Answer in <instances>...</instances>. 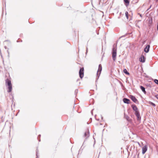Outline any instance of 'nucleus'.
Instances as JSON below:
<instances>
[{
    "label": "nucleus",
    "mask_w": 158,
    "mask_h": 158,
    "mask_svg": "<svg viewBox=\"0 0 158 158\" xmlns=\"http://www.w3.org/2000/svg\"><path fill=\"white\" fill-rule=\"evenodd\" d=\"M131 107L133 110L135 111V114L137 118L138 121H140L141 120V117L140 116V113L138 108L135 104L132 105Z\"/></svg>",
    "instance_id": "1"
},
{
    "label": "nucleus",
    "mask_w": 158,
    "mask_h": 158,
    "mask_svg": "<svg viewBox=\"0 0 158 158\" xmlns=\"http://www.w3.org/2000/svg\"><path fill=\"white\" fill-rule=\"evenodd\" d=\"M117 55V48L116 47H115L114 45L113 46L112 52V59L114 61L116 60V58Z\"/></svg>",
    "instance_id": "2"
},
{
    "label": "nucleus",
    "mask_w": 158,
    "mask_h": 158,
    "mask_svg": "<svg viewBox=\"0 0 158 158\" xmlns=\"http://www.w3.org/2000/svg\"><path fill=\"white\" fill-rule=\"evenodd\" d=\"M102 66L101 64H99L98 65V68L97 72V77H98V79L99 78L102 70Z\"/></svg>",
    "instance_id": "3"
},
{
    "label": "nucleus",
    "mask_w": 158,
    "mask_h": 158,
    "mask_svg": "<svg viewBox=\"0 0 158 158\" xmlns=\"http://www.w3.org/2000/svg\"><path fill=\"white\" fill-rule=\"evenodd\" d=\"M84 68H81L79 71V75L80 78L82 79L84 76Z\"/></svg>",
    "instance_id": "4"
},
{
    "label": "nucleus",
    "mask_w": 158,
    "mask_h": 158,
    "mask_svg": "<svg viewBox=\"0 0 158 158\" xmlns=\"http://www.w3.org/2000/svg\"><path fill=\"white\" fill-rule=\"evenodd\" d=\"M130 98L131 99L133 102H134L135 103H138V101L137 100V99L135 98V97L132 95H131L130 97Z\"/></svg>",
    "instance_id": "5"
},
{
    "label": "nucleus",
    "mask_w": 158,
    "mask_h": 158,
    "mask_svg": "<svg viewBox=\"0 0 158 158\" xmlns=\"http://www.w3.org/2000/svg\"><path fill=\"white\" fill-rule=\"evenodd\" d=\"M150 48V45L149 44L147 45L144 49V51L146 53H148L149 52Z\"/></svg>",
    "instance_id": "6"
},
{
    "label": "nucleus",
    "mask_w": 158,
    "mask_h": 158,
    "mask_svg": "<svg viewBox=\"0 0 158 158\" xmlns=\"http://www.w3.org/2000/svg\"><path fill=\"white\" fill-rule=\"evenodd\" d=\"M123 101L124 103L127 104H129L130 103V99L126 98H124L123 99Z\"/></svg>",
    "instance_id": "7"
},
{
    "label": "nucleus",
    "mask_w": 158,
    "mask_h": 158,
    "mask_svg": "<svg viewBox=\"0 0 158 158\" xmlns=\"http://www.w3.org/2000/svg\"><path fill=\"white\" fill-rule=\"evenodd\" d=\"M146 58L143 55H142L139 59V61L141 62L144 63L145 62Z\"/></svg>",
    "instance_id": "8"
},
{
    "label": "nucleus",
    "mask_w": 158,
    "mask_h": 158,
    "mask_svg": "<svg viewBox=\"0 0 158 158\" xmlns=\"http://www.w3.org/2000/svg\"><path fill=\"white\" fill-rule=\"evenodd\" d=\"M147 150V146L145 145L142 148V153L143 154H144Z\"/></svg>",
    "instance_id": "9"
},
{
    "label": "nucleus",
    "mask_w": 158,
    "mask_h": 158,
    "mask_svg": "<svg viewBox=\"0 0 158 158\" xmlns=\"http://www.w3.org/2000/svg\"><path fill=\"white\" fill-rule=\"evenodd\" d=\"M11 81L9 79H7L6 80V85H11Z\"/></svg>",
    "instance_id": "10"
},
{
    "label": "nucleus",
    "mask_w": 158,
    "mask_h": 158,
    "mask_svg": "<svg viewBox=\"0 0 158 158\" xmlns=\"http://www.w3.org/2000/svg\"><path fill=\"white\" fill-rule=\"evenodd\" d=\"M124 4L126 6H127L129 4L130 1L129 0H123Z\"/></svg>",
    "instance_id": "11"
},
{
    "label": "nucleus",
    "mask_w": 158,
    "mask_h": 158,
    "mask_svg": "<svg viewBox=\"0 0 158 158\" xmlns=\"http://www.w3.org/2000/svg\"><path fill=\"white\" fill-rule=\"evenodd\" d=\"M140 88L142 91L143 92L144 94H146V92L145 90V88L142 85L140 86Z\"/></svg>",
    "instance_id": "12"
},
{
    "label": "nucleus",
    "mask_w": 158,
    "mask_h": 158,
    "mask_svg": "<svg viewBox=\"0 0 158 158\" xmlns=\"http://www.w3.org/2000/svg\"><path fill=\"white\" fill-rule=\"evenodd\" d=\"M8 90L7 92L9 93H10L11 92L12 89V85H8Z\"/></svg>",
    "instance_id": "13"
},
{
    "label": "nucleus",
    "mask_w": 158,
    "mask_h": 158,
    "mask_svg": "<svg viewBox=\"0 0 158 158\" xmlns=\"http://www.w3.org/2000/svg\"><path fill=\"white\" fill-rule=\"evenodd\" d=\"M123 72H124V73H125V74L127 75H129L130 74V73L127 71L126 69H123Z\"/></svg>",
    "instance_id": "14"
},
{
    "label": "nucleus",
    "mask_w": 158,
    "mask_h": 158,
    "mask_svg": "<svg viewBox=\"0 0 158 158\" xmlns=\"http://www.w3.org/2000/svg\"><path fill=\"white\" fill-rule=\"evenodd\" d=\"M152 18L150 19L148 21V24L149 26H150V25H152Z\"/></svg>",
    "instance_id": "15"
},
{
    "label": "nucleus",
    "mask_w": 158,
    "mask_h": 158,
    "mask_svg": "<svg viewBox=\"0 0 158 158\" xmlns=\"http://www.w3.org/2000/svg\"><path fill=\"white\" fill-rule=\"evenodd\" d=\"M89 132H87H87H85V133L84 136L85 137H86V138H87L89 137Z\"/></svg>",
    "instance_id": "16"
},
{
    "label": "nucleus",
    "mask_w": 158,
    "mask_h": 158,
    "mask_svg": "<svg viewBox=\"0 0 158 158\" xmlns=\"http://www.w3.org/2000/svg\"><path fill=\"white\" fill-rule=\"evenodd\" d=\"M125 118L129 122L131 121V120L130 118V117L128 115H125Z\"/></svg>",
    "instance_id": "17"
},
{
    "label": "nucleus",
    "mask_w": 158,
    "mask_h": 158,
    "mask_svg": "<svg viewBox=\"0 0 158 158\" xmlns=\"http://www.w3.org/2000/svg\"><path fill=\"white\" fill-rule=\"evenodd\" d=\"M148 103L149 104L152 105V106H153L154 107L156 106V104L155 103H153V102H152L151 101L149 102Z\"/></svg>",
    "instance_id": "18"
},
{
    "label": "nucleus",
    "mask_w": 158,
    "mask_h": 158,
    "mask_svg": "<svg viewBox=\"0 0 158 158\" xmlns=\"http://www.w3.org/2000/svg\"><path fill=\"white\" fill-rule=\"evenodd\" d=\"M125 16H126V17L127 18V19H128V15H129V14H128V12L127 11H126L125 13Z\"/></svg>",
    "instance_id": "19"
},
{
    "label": "nucleus",
    "mask_w": 158,
    "mask_h": 158,
    "mask_svg": "<svg viewBox=\"0 0 158 158\" xmlns=\"http://www.w3.org/2000/svg\"><path fill=\"white\" fill-rule=\"evenodd\" d=\"M153 81L156 84L158 85V80L156 79H154L153 80Z\"/></svg>",
    "instance_id": "20"
},
{
    "label": "nucleus",
    "mask_w": 158,
    "mask_h": 158,
    "mask_svg": "<svg viewBox=\"0 0 158 158\" xmlns=\"http://www.w3.org/2000/svg\"><path fill=\"white\" fill-rule=\"evenodd\" d=\"M38 150L37 149L36 150V158H38Z\"/></svg>",
    "instance_id": "21"
},
{
    "label": "nucleus",
    "mask_w": 158,
    "mask_h": 158,
    "mask_svg": "<svg viewBox=\"0 0 158 158\" xmlns=\"http://www.w3.org/2000/svg\"><path fill=\"white\" fill-rule=\"evenodd\" d=\"M40 136H41V135H38V140L39 141H40Z\"/></svg>",
    "instance_id": "22"
},
{
    "label": "nucleus",
    "mask_w": 158,
    "mask_h": 158,
    "mask_svg": "<svg viewBox=\"0 0 158 158\" xmlns=\"http://www.w3.org/2000/svg\"><path fill=\"white\" fill-rule=\"evenodd\" d=\"M146 85H147V86L149 87L150 88H151V85H150V84H147Z\"/></svg>",
    "instance_id": "23"
},
{
    "label": "nucleus",
    "mask_w": 158,
    "mask_h": 158,
    "mask_svg": "<svg viewBox=\"0 0 158 158\" xmlns=\"http://www.w3.org/2000/svg\"><path fill=\"white\" fill-rule=\"evenodd\" d=\"M155 97L158 99V94H156L155 96Z\"/></svg>",
    "instance_id": "24"
},
{
    "label": "nucleus",
    "mask_w": 158,
    "mask_h": 158,
    "mask_svg": "<svg viewBox=\"0 0 158 158\" xmlns=\"http://www.w3.org/2000/svg\"><path fill=\"white\" fill-rule=\"evenodd\" d=\"M125 35H123V36H121L120 38H122V37H125Z\"/></svg>",
    "instance_id": "25"
},
{
    "label": "nucleus",
    "mask_w": 158,
    "mask_h": 158,
    "mask_svg": "<svg viewBox=\"0 0 158 158\" xmlns=\"http://www.w3.org/2000/svg\"><path fill=\"white\" fill-rule=\"evenodd\" d=\"M151 6H150V7H149V8H148V9H147V10H149V9L151 8Z\"/></svg>",
    "instance_id": "26"
},
{
    "label": "nucleus",
    "mask_w": 158,
    "mask_h": 158,
    "mask_svg": "<svg viewBox=\"0 0 158 158\" xmlns=\"http://www.w3.org/2000/svg\"><path fill=\"white\" fill-rule=\"evenodd\" d=\"M77 91H78V90H77V89H76V90H75V93H76V92H77Z\"/></svg>",
    "instance_id": "27"
},
{
    "label": "nucleus",
    "mask_w": 158,
    "mask_h": 158,
    "mask_svg": "<svg viewBox=\"0 0 158 158\" xmlns=\"http://www.w3.org/2000/svg\"><path fill=\"white\" fill-rule=\"evenodd\" d=\"M138 14L141 17H142V15H141V14H139V13Z\"/></svg>",
    "instance_id": "28"
},
{
    "label": "nucleus",
    "mask_w": 158,
    "mask_h": 158,
    "mask_svg": "<svg viewBox=\"0 0 158 158\" xmlns=\"http://www.w3.org/2000/svg\"><path fill=\"white\" fill-rule=\"evenodd\" d=\"M132 19V17H131L130 18V19H129V20H131V19Z\"/></svg>",
    "instance_id": "29"
},
{
    "label": "nucleus",
    "mask_w": 158,
    "mask_h": 158,
    "mask_svg": "<svg viewBox=\"0 0 158 158\" xmlns=\"http://www.w3.org/2000/svg\"><path fill=\"white\" fill-rule=\"evenodd\" d=\"M79 80H80V79L79 78L77 80V81Z\"/></svg>",
    "instance_id": "30"
},
{
    "label": "nucleus",
    "mask_w": 158,
    "mask_h": 158,
    "mask_svg": "<svg viewBox=\"0 0 158 158\" xmlns=\"http://www.w3.org/2000/svg\"><path fill=\"white\" fill-rule=\"evenodd\" d=\"M87 49H88V48H87V49H86V51H87Z\"/></svg>",
    "instance_id": "31"
}]
</instances>
